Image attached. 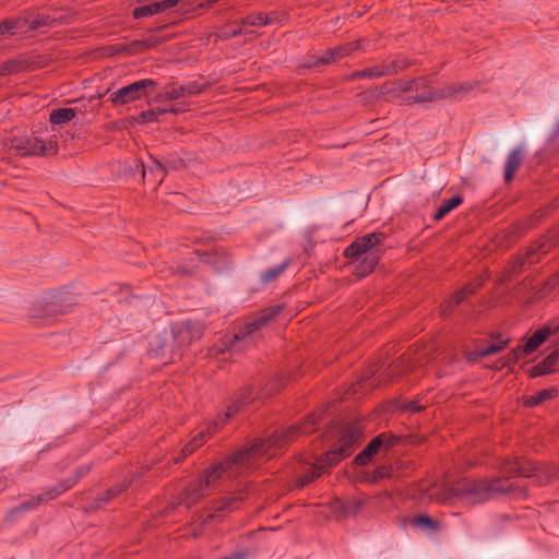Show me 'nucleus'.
Here are the masks:
<instances>
[{
  "label": "nucleus",
  "instance_id": "nucleus-3",
  "mask_svg": "<svg viewBox=\"0 0 559 559\" xmlns=\"http://www.w3.org/2000/svg\"><path fill=\"white\" fill-rule=\"evenodd\" d=\"M2 150L5 153L14 154L20 157L29 155H51L58 151L57 141L52 138L44 139L41 135L34 133L32 136L27 134H16L1 140Z\"/></svg>",
  "mask_w": 559,
  "mask_h": 559
},
{
  "label": "nucleus",
  "instance_id": "nucleus-28",
  "mask_svg": "<svg viewBox=\"0 0 559 559\" xmlns=\"http://www.w3.org/2000/svg\"><path fill=\"white\" fill-rule=\"evenodd\" d=\"M463 199L460 195H454L451 199L447 200L443 204H441L436 214L435 219L440 221L447 214H449L452 210L457 207L460 204H462Z\"/></svg>",
  "mask_w": 559,
  "mask_h": 559
},
{
  "label": "nucleus",
  "instance_id": "nucleus-39",
  "mask_svg": "<svg viewBox=\"0 0 559 559\" xmlns=\"http://www.w3.org/2000/svg\"><path fill=\"white\" fill-rule=\"evenodd\" d=\"M157 116L155 110H148L142 114V117L145 121H153Z\"/></svg>",
  "mask_w": 559,
  "mask_h": 559
},
{
  "label": "nucleus",
  "instance_id": "nucleus-38",
  "mask_svg": "<svg viewBox=\"0 0 559 559\" xmlns=\"http://www.w3.org/2000/svg\"><path fill=\"white\" fill-rule=\"evenodd\" d=\"M72 485H73V481L70 483L68 486H61L59 488H53L51 491L47 492L46 499H53L55 497L61 495L62 492L68 490L70 487H72Z\"/></svg>",
  "mask_w": 559,
  "mask_h": 559
},
{
  "label": "nucleus",
  "instance_id": "nucleus-19",
  "mask_svg": "<svg viewBox=\"0 0 559 559\" xmlns=\"http://www.w3.org/2000/svg\"><path fill=\"white\" fill-rule=\"evenodd\" d=\"M559 362V350L550 353L542 362L531 369L532 377L544 376L555 371Z\"/></svg>",
  "mask_w": 559,
  "mask_h": 559
},
{
  "label": "nucleus",
  "instance_id": "nucleus-41",
  "mask_svg": "<svg viewBox=\"0 0 559 559\" xmlns=\"http://www.w3.org/2000/svg\"><path fill=\"white\" fill-rule=\"evenodd\" d=\"M535 248H531L527 252L531 262H534L533 255L535 254Z\"/></svg>",
  "mask_w": 559,
  "mask_h": 559
},
{
  "label": "nucleus",
  "instance_id": "nucleus-27",
  "mask_svg": "<svg viewBox=\"0 0 559 559\" xmlns=\"http://www.w3.org/2000/svg\"><path fill=\"white\" fill-rule=\"evenodd\" d=\"M75 116L76 111L73 108L52 109L49 115V121L52 124H64L71 121Z\"/></svg>",
  "mask_w": 559,
  "mask_h": 559
},
{
  "label": "nucleus",
  "instance_id": "nucleus-18",
  "mask_svg": "<svg viewBox=\"0 0 559 559\" xmlns=\"http://www.w3.org/2000/svg\"><path fill=\"white\" fill-rule=\"evenodd\" d=\"M523 162V151L521 147L513 148L506 160L504 166V179L511 181L514 178L516 170L520 168Z\"/></svg>",
  "mask_w": 559,
  "mask_h": 559
},
{
  "label": "nucleus",
  "instance_id": "nucleus-16",
  "mask_svg": "<svg viewBox=\"0 0 559 559\" xmlns=\"http://www.w3.org/2000/svg\"><path fill=\"white\" fill-rule=\"evenodd\" d=\"M380 259V252H369L367 255H362L359 260H354V273L358 277H364L371 273Z\"/></svg>",
  "mask_w": 559,
  "mask_h": 559
},
{
  "label": "nucleus",
  "instance_id": "nucleus-8",
  "mask_svg": "<svg viewBox=\"0 0 559 559\" xmlns=\"http://www.w3.org/2000/svg\"><path fill=\"white\" fill-rule=\"evenodd\" d=\"M474 85L472 83H459L451 84L441 88L429 90L427 92H423L412 97L411 102L415 103H427V102H437L441 99H462L465 97L472 90Z\"/></svg>",
  "mask_w": 559,
  "mask_h": 559
},
{
  "label": "nucleus",
  "instance_id": "nucleus-24",
  "mask_svg": "<svg viewBox=\"0 0 559 559\" xmlns=\"http://www.w3.org/2000/svg\"><path fill=\"white\" fill-rule=\"evenodd\" d=\"M558 395L556 388H548L536 392L535 394L528 395L524 399L526 406L533 407L544 403L545 401L551 400Z\"/></svg>",
  "mask_w": 559,
  "mask_h": 559
},
{
  "label": "nucleus",
  "instance_id": "nucleus-7",
  "mask_svg": "<svg viewBox=\"0 0 559 559\" xmlns=\"http://www.w3.org/2000/svg\"><path fill=\"white\" fill-rule=\"evenodd\" d=\"M559 331V319L549 321L543 328L538 329L524 345L519 346L512 350L509 357V362H515L524 356L536 350L550 335Z\"/></svg>",
  "mask_w": 559,
  "mask_h": 559
},
{
  "label": "nucleus",
  "instance_id": "nucleus-9",
  "mask_svg": "<svg viewBox=\"0 0 559 559\" xmlns=\"http://www.w3.org/2000/svg\"><path fill=\"white\" fill-rule=\"evenodd\" d=\"M275 20V13L264 14L262 12L252 13L242 19L239 23H235L230 27L225 26L221 29L222 38H231L240 34H251L249 27H261L271 24Z\"/></svg>",
  "mask_w": 559,
  "mask_h": 559
},
{
  "label": "nucleus",
  "instance_id": "nucleus-11",
  "mask_svg": "<svg viewBox=\"0 0 559 559\" xmlns=\"http://www.w3.org/2000/svg\"><path fill=\"white\" fill-rule=\"evenodd\" d=\"M397 439L390 433H380L373 438L368 445L355 457V463L358 465H367L371 457L378 453L380 449H390L396 443Z\"/></svg>",
  "mask_w": 559,
  "mask_h": 559
},
{
  "label": "nucleus",
  "instance_id": "nucleus-20",
  "mask_svg": "<svg viewBox=\"0 0 559 559\" xmlns=\"http://www.w3.org/2000/svg\"><path fill=\"white\" fill-rule=\"evenodd\" d=\"M195 92L190 86H181L171 84L166 86L164 92L156 96L157 102L179 99L186 95L194 94Z\"/></svg>",
  "mask_w": 559,
  "mask_h": 559
},
{
  "label": "nucleus",
  "instance_id": "nucleus-37",
  "mask_svg": "<svg viewBox=\"0 0 559 559\" xmlns=\"http://www.w3.org/2000/svg\"><path fill=\"white\" fill-rule=\"evenodd\" d=\"M424 407L425 406L419 401H411L403 406L404 409L409 411L412 413H417L421 411Z\"/></svg>",
  "mask_w": 559,
  "mask_h": 559
},
{
  "label": "nucleus",
  "instance_id": "nucleus-25",
  "mask_svg": "<svg viewBox=\"0 0 559 559\" xmlns=\"http://www.w3.org/2000/svg\"><path fill=\"white\" fill-rule=\"evenodd\" d=\"M142 176L159 185L165 177V167L159 162L153 160L147 167L142 165Z\"/></svg>",
  "mask_w": 559,
  "mask_h": 559
},
{
  "label": "nucleus",
  "instance_id": "nucleus-17",
  "mask_svg": "<svg viewBox=\"0 0 559 559\" xmlns=\"http://www.w3.org/2000/svg\"><path fill=\"white\" fill-rule=\"evenodd\" d=\"M364 502L360 499H349L346 501L335 500L333 502V509L337 516H352L356 515L361 509Z\"/></svg>",
  "mask_w": 559,
  "mask_h": 559
},
{
  "label": "nucleus",
  "instance_id": "nucleus-5",
  "mask_svg": "<svg viewBox=\"0 0 559 559\" xmlns=\"http://www.w3.org/2000/svg\"><path fill=\"white\" fill-rule=\"evenodd\" d=\"M250 403L249 397H242L241 401L234 403L231 406L227 408V412L224 414V416H218L215 420H213L211 424L207 425L205 429L200 430L189 443H187L182 449V455L178 459H176L175 463H179L181 460H183L186 456L193 453L198 448H200L205 440L214 435L221 427L224 426V424L234 416L239 407L241 405Z\"/></svg>",
  "mask_w": 559,
  "mask_h": 559
},
{
  "label": "nucleus",
  "instance_id": "nucleus-6",
  "mask_svg": "<svg viewBox=\"0 0 559 559\" xmlns=\"http://www.w3.org/2000/svg\"><path fill=\"white\" fill-rule=\"evenodd\" d=\"M156 87V82L144 79L118 88L111 95V102L116 106L126 105L145 98Z\"/></svg>",
  "mask_w": 559,
  "mask_h": 559
},
{
  "label": "nucleus",
  "instance_id": "nucleus-15",
  "mask_svg": "<svg viewBox=\"0 0 559 559\" xmlns=\"http://www.w3.org/2000/svg\"><path fill=\"white\" fill-rule=\"evenodd\" d=\"M408 67L406 61L394 60L374 67L365 69L356 73L357 78H381L385 75H392L402 71Z\"/></svg>",
  "mask_w": 559,
  "mask_h": 559
},
{
  "label": "nucleus",
  "instance_id": "nucleus-26",
  "mask_svg": "<svg viewBox=\"0 0 559 559\" xmlns=\"http://www.w3.org/2000/svg\"><path fill=\"white\" fill-rule=\"evenodd\" d=\"M342 452L335 447L333 450L325 453L323 456L316 461V468H320L321 472L325 471L328 467H331L337 464L341 460L345 459Z\"/></svg>",
  "mask_w": 559,
  "mask_h": 559
},
{
  "label": "nucleus",
  "instance_id": "nucleus-44",
  "mask_svg": "<svg viewBox=\"0 0 559 559\" xmlns=\"http://www.w3.org/2000/svg\"><path fill=\"white\" fill-rule=\"evenodd\" d=\"M557 132H559V121H558V124H557Z\"/></svg>",
  "mask_w": 559,
  "mask_h": 559
},
{
  "label": "nucleus",
  "instance_id": "nucleus-13",
  "mask_svg": "<svg viewBox=\"0 0 559 559\" xmlns=\"http://www.w3.org/2000/svg\"><path fill=\"white\" fill-rule=\"evenodd\" d=\"M362 436L361 425L358 421H352L347 424L341 431V437L335 447L342 452L343 456H349L355 444L359 441Z\"/></svg>",
  "mask_w": 559,
  "mask_h": 559
},
{
  "label": "nucleus",
  "instance_id": "nucleus-40",
  "mask_svg": "<svg viewBox=\"0 0 559 559\" xmlns=\"http://www.w3.org/2000/svg\"><path fill=\"white\" fill-rule=\"evenodd\" d=\"M178 111H179L178 109L171 107V108H168V109H163V110L158 111V114H164V112H175L176 114Z\"/></svg>",
  "mask_w": 559,
  "mask_h": 559
},
{
  "label": "nucleus",
  "instance_id": "nucleus-22",
  "mask_svg": "<svg viewBox=\"0 0 559 559\" xmlns=\"http://www.w3.org/2000/svg\"><path fill=\"white\" fill-rule=\"evenodd\" d=\"M22 23L20 25V28L27 27L28 29H37L41 26H49L55 22V20H51L48 15L44 14H28L25 16H22Z\"/></svg>",
  "mask_w": 559,
  "mask_h": 559
},
{
  "label": "nucleus",
  "instance_id": "nucleus-4",
  "mask_svg": "<svg viewBox=\"0 0 559 559\" xmlns=\"http://www.w3.org/2000/svg\"><path fill=\"white\" fill-rule=\"evenodd\" d=\"M502 469L514 476L537 477L540 483L559 479V467L552 464L533 463L525 459L508 460Z\"/></svg>",
  "mask_w": 559,
  "mask_h": 559
},
{
  "label": "nucleus",
  "instance_id": "nucleus-23",
  "mask_svg": "<svg viewBox=\"0 0 559 559\" xmlns=\"http://www.w3.org/2000/svg\"><path fill=\"white\" fill-rule=\"evenodd\" d=\"M357 48V44H345L333 49L328 50L320 59L322 63H329L335 61L337 59L343 58L344 56L349 55L354 49Z\"/></svg>",
  "mask_w": 559,
  "mask_h": 559
},
{
  "label": "nucleus",
  "instance_id": "nucleus-10",
  "mask_svg": "<svg viewBox=\"0 0 559 559\" xmlns=\"http://www.w3.org/2000/svg\"><path fill=\"white\" fill-rule=\"evenodd\" d=\"M382 239L383 234L381 233L365 235L356 239L345 249V255L349 259L359 260L369 252H379V249L376 247L381 243Z\"/></svg>",
  "mask_w": 559,
  "mask_h": 559
},
{
  "label": "nucleus",
  "instance_id": "nucleus-21",
  "mask_svg": "<svg viewBox=\"0 0 559 559\" xmlns=\"http://www.w3.org/2000/svg\"><path fill=\"white\" fill-rule=\"evenodd\" d=\"M475 287L472 284L466 285L461 290L456 292L444 305L441 307V316L450 314L452 309L460 305L467 296L474 294Z\"/></svg>",
  "mask_w": 559,
  "mask_h": 559
},
{
  "label": "nucleus",
  "instance_id": "nucleus-42",
  "mask_svg": "<svg viewBox=\"0 0 559 559\" xmlns=\"http://www.w3.org/2000/svg\"><path fill=\"white\" fill-rule=\"evenodd\" d=\"M225 559H243V556L240 555V554H237V555H235V556H233L230 558H225Z\"/></svg>",
  "mask_w": 559,
  "mask_h": 559
},
{
  "label": "nucleus",
  "instance_id": "nucleus-2",
  "mask_svg": "<svg viewBox=\"0 0 559 559\" xmlns=\"http://www.w3.org/2000/svg\"><path fill=\"white\" fill-rule=\"evenodd\" d=\"M514 484L509 478L467 479L457 481L453 487H437L426 491L430 500L441 503H454L456 500L466 504L485 502L499 493L509 492Z\"/></svg>",
  "mask_w": 559,
  "mask_h": 559
},
{
  "label": "nucleus",
  "instance_id": "nucleus-1",
  "mask_svg": "<svg viewBox=\"0 0 559 559\" xmlns=\"http://www.w3.org/2000/svg\"><path fill=\"white\" fill-rule=\"evenodd\" d=\"M318 416L311 414L301 426H292L286 430L274 433L266 440L255 442L249 448L238 451L228 459L211 465L204 469L199 478L190 483L183 490L180 503L187 508L195 504L203 497L209 496L221 480L229 479L240 473L242 467H251L252 461L269 455L272 447H282L294 440L298 435H309L317 430Z\"/></svg>",
  "mask_w": 559,
  "mask_h": 559
},
{
  "label": "nucleus",
  "instance_id": "nucleus-12",
  "mask_svg": "<svg viewBox=\"0 0 559 559\" xmlns=\"http://www.w3.org/2000/svg\"><path fill=\"white\" fill-rule=\"evenodd\" d=\"M362 436L361 425L358 421H352L347 424L341 431V437L335 447L342 452L343 456H349L355 444L359 441Z\"/></svg>",
  "mask_w": 559,
  "mask_h": 559
},
{
  "label": "nucleus",
  "instance_id": "nucleus-35",
  "mask_svg": "<svg viewBox=\"0 0 559 559\" xmlns=\"http://www.w3.org/2000/svg\"><path fill=\"white\" fill-rule=\"evenodd\" d=\"M286 267V264H283L278 267L270 269L266 272L263 273L262 278L265 282L272 281L276 278Z\"/></svg>",
  "mask_w": 559,
  "mask_h": 559
},
{
  "label": "nucleus",
  "instance_id": "nucleus-32",
  "mask_svg": "<svg viewBox=\"0 0 559 559\" xmlns=\"http://www.w3.org/2000/svg\"><path fill=\"white\" fill-rule=\"evenodd\" d=\"M43 500H44L43 496H37L27 501H24L16 509L12 510L11 514L16 513V512L32 510V509L36 508Z\"/></svg>",
  "mask_w": 559,
  "mask_h": 559
},
{
  "label": "nucleus",
  "instance_id": "nucleus-34",
  "mask_svg": "<svg viewBox=\"0 0 559 559\" xmlns=\"http://www.w3.org/2000/svg\"><path fill=\"white\" fill-rule=\"evenodd\" d=\"M415 523L428 530H436L438 527L437 522L427 515L417 516Z\"/></svg>",
  "mask_w": 559,
  "mask_h": 559
},
{
  "label": "nucleus",
  "instance_id": "nucleus-36",
  "mask_svg": "<svg viewBox=\"0 0 559 559\" xmlns=\"http://www.w3.org/2000/svg\"><path fill=\"white\" fill-rule=\"evenodd\" d=\"M506 344H507V343H506V342H503V343H499V344H491V345H488V346L484 347V348L479 352V354H480L481 356H488V355L495 354V353H497V352L501 350V349L506 346Z\"/></svg>",
  "mask_w": 559,
  "mask_h": 559
},
{
  "label": "nucleus",
  "instance_id": "nucleus-30",
  "mask_svg": "<svg viewBox=\"0 0 559 559\" xmlns=\"http://www.w3.org/2000/svg\"><path fill=\"white\" fill-rule=\"evenodd\" d=\"M22 19H9L0 23V40L13 29H20Z\"/></svg>",
  "mask_w": 559,
  "mask_h": 559
},
{
  "label": "nucleus",
  "instance_id": "nucleus-29",
  "mask_svg": "<svg viewBox=\"0 0 559 559\" xmlns=\"http://www.w3.org/2000/svg\"><path fill=\"white\" fill-rule=\"evenodd\" d=\"M395 90L397 92H408V91H418L421 87L426 86L425 79H403L395 83Z\"/></svg>",
  "mask_w": 559,
  "mask_h": 559
},
{
  "label": "nucleus",
  "instance_id": "nucleus-14",
  "mask_svg": "<svg viewBox=\"0 0 559 559\" xmlns=\"http://www.w3.org/2000/svg\"><path fill=\"white\" fill-rule=\"evenodd\" d=\"M283 307L277 305L269 309L263 310L255 319L247 322L238 334H235V340H245L263 325H265L271 319L278 316Z\"/></svg>",
  "mask_w": 559,
  "mask_h": 559
},
{
  "label": "nucleus",
  "instance_id": "nucleus-43",
  "mask_svg": "<svg viewBox=\"0 0 559 559\" xmlns=\"http://www.w3.org/2000/svg\"><path fill=\"white\" fill-rule=\"evenodd\" d=\"M538 250L543 251V252H546L547 251V248H546V245L543 243L538 247Z\"/></svg>",
  "mask_w": 559,
  "mask_h": 559
},
{
  "label": "nucleus",
  "instance_id": "nucleus-33",
  "mask_svg": "<svg viewBox=\"0 0 559 559\" xmlns=\"http://www.w3.org/2000/svg\"><path fill=\"white\" fill-rule=\"evenodd\" d=\"M241 499H242V493L227 498L219 503V506L216 508V511H223V510L233 511L234 509H236L235 504L237 503V501H239Z\"/></svg>",
  "mask_w": 559,
  "mask_h": 559
},
{
  "label": "nucleus",
  "instance_id": "nucleus-31",
  "mask_svg": "<svg viewBox=\"0 0 559 559\" xmlns=\"http://www.w3.org/2000/svg\"><path fill=\"white\" fill-rule=\"evenodd\" d=\"M316 463L310 467V471L302 474L299 479H298V486L299 487H305L307 486L308 484H310L312 480H314L316 478H318L322 472L320 468H316Z\"/></svg>",
  "mask_w": 559,
  "mask_h": 559
}]
</instances>
